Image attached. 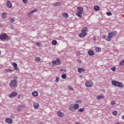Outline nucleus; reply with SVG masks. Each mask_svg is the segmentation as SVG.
Segmentation results:
<instances>
[{"label":"nucleus","instance_id":"1","mask_svg":"<svg viewBox=\"0 0 124 124\" xmlns=\"http://www.w3.org/2000/svg\"><path fill=\"white\" fill-rule=\"evenodd\" d=\"M117 33L118 32H117V31H113L108 33V37L106 38V41H108V42H111V41H112L111 39H112L113 37L116 36Z\"/></svg>","mask_w":124,"mask_h":124},{"label":"nucleus","instance_id":"2","mask_svg":"<svg viewBox=\"0 0 124 124\" xmlns=\"http://www.w3.org/2000/svg\"><path fill=\"white\" fill-rule=\"evenodd\" d=\"M89 28L88 27H84L83 28L82 30L81 31V33L78 34V37H81V38H83V37H85V36H86V35H88V30Z\"/></svg>","mask_w":124,"mask_h":124},{"label":"nucleus","instance_id":"3","mask_svg":"<svg viewBox=\"0 0 124 124\" xmlns=\"http://www.w3.org/2000/svg\"><path fill=\"white\" fill-rule=\"evenodd\" d=\"M111 84L114 87H118V88H124V84L123 82L118 81L117 80H112L111 81Z\"/></svg>","mask_w":124,"mask_h":124},{"label":"nucleus","instance_id":"4","mask_svg":"<svg viewBox=\"0 0 124 124\" xmlns=\"http://www.w3.org/2000/svg\"><path fill=\"white\" fill-rule=\"evenodd\" d=\"M83 12H84V8L82 7H78L77 8V11L76 13V15L79 17V18L82 17V14H83Z\"/></svg>","mask_w":124,"mask_h":124},{"label":"nucleus","instance_id":"5","mask_svg":"<svg viewBox=\"0 0 124 124\" xmlns=\"http://www.w3.org/2000/svg\"><path fill=\"white\" fill-rule=\"evenodd\" d=\"M17 81L15 79L11 80L9 84L10 88H11L12 89H15V88H16L17 86Z\"/></svg>","mask_w":124,"mask_h":124},{"label":"nucleus","instance_id":"6","mask_svg":"<svg viewBox=\"0 0 124 124\" xmlns=\"http://www.w3.org/2000/svg\"><path fill=\"white\" fill-rule=\"evenodd\" d=\"M0 39L3 41H6V40H8L9 39V37H8V36H7L6 33H4L0 35Z\"/></svg>","mask_w":124,"mask_h":124},{"label":"nucleus","instance_id":"7","mask_svg":"<svg viewBox=\"0 0 124 124\" xmlns=\"http://www.w3.org/2000/svg\"><path fill=\"white\" fill-rule=\"evenodd\" d=\"M85 86L87 88H92L93 86V82L92 81L87 80L85 82Z\"/></svg>","mask_w":124,"mask_h":124},{"label":"nucleus","instance_id":"8","mask_svg":"<svg viewBox=\"0 0 124 124\" xmlns=\"http://www.w3.org/2000/svg\"><path fill=\"white\" fill-rule=\"evenodd\" d=\"M62 62H61V59L58 58L56 60L52 61L53 65H60Z\"/></svg>","mask_w":124,"mask_h":124},{"label":"nucleus","instance_id":"9","mask_svg":"<svg viewBox=\"0 0 124 124\" xmlns=\"http://www.w3.org/2000/svg\"><path fill=\"white\" fill-rule=\"evenodd\" d=\"M12 66H14V69L16 71H19V68L18 67V65L15 62H11Z\"/></svg>","mask_w":124,"mask_h":124},{"label":"nucleus","instance_id":"10","mask_svg":"<svg viewBox=\"0 0 124 124\" xmlns=\"http://www.w3.org/2000/svg\"><path fill=\"white\" fill-rule=\"evenodd\" d=\"M18 95V93L16 92H14L11 93L9 95V97H15V96H17Z\"/></svg>","mask_w":124,"mask_h":124},{"label":"nucleus","instance_id":"11","mask_svg":"<svg viewBox=\"0 0 124 124\" xmlns=\"http://www.w3.org/2000/svg\"><path fill=\"white\" fill-rule=\"evenodd\" d=\"M57 114V116L60 118H63V117L64 116V114H63L61 111H58Z\"/></svg>","mask_w":124,"mask_h":124},{"label":"nucleus","instance_id":"12","mask_svg":"<svg viewBox=\"0 0 124 124\" xmlns=\"http://www.w3.org/2000/svg\"><path fill=\"white\" fill-rule=\"evenodd\" d=\"M5 122L7 124H12V123H13V120L11 118H7L5 119Z\"/></svg>","mask_w":124,"mask_h":124},{"label":"nucleus","instance_id":"13","mask_svg":"<svg viewBox=\"0 0 124 124\" xmlns=\"http://www.w3.org/2000/svg\"><path fill=\"white\" fill-rule=\"evenodd\" d=\"M6 6L8 8H12V3L10 2V1L8 0L7 1Z\"/></svg>","mask_w":124,"mask_h":124},{"label":"nucleus","instance_id":"14","mask_svg":"<svg viewBox=\"0 0 124 124\" xmlns=\"http://www.w3.org/2000/svg\"><path fill=\"white\" fill-rule=\"evenodd\" d=\"M62 16L63 17H64L65 19H67V18H68V17H69V16L68 15V14L66 13H63L62 14Z\"/></svg>","mask_w":124,"mask_h":124},{"label":"nucleus","instance_id":"15","mask_svg":"<svg viewBox=\"0 0 124 124\" xmlns=\"http://www.w3.org/2000/svg\"><path fill=\"white\" fill-rule=\"evenodd\" d=\"M1 18L2 19H6V18H7V14L5 13H2L1 15Z\"/></svg>","mask_w":124,"mask_h":124},{"label":"nucleus","instance_id":"16","mask_svg":"<svg viewBox=\"0 0 124 124\" xmlns=\"http://www.w3.org/2000/svg\"><path fill=\"white\" fill-rule=\"evenodd\" d=\"M32 95L33 96H34L35 97H36L37 96H38V92L37 91H34L32 93Z\"/></svg>","mask_w":124,"mask_h":124},{"label":"nucleus","instance_id":"17","mask_svg":"<svg viewBox=\"0 0 124 124\" xmlns=\"http://www.w3.org/2000/svg\"><path fill=\"white\" fill-rule=\"evenodd\" d=\"M78 71L79 73H82V72H85V70L82 68H78Z\"/></svg>","mask_w":124,"mask_h":124},{"label":"nucleus","instance_id":"18","mask_svg":"<svg viewBox=\"0 0 124 124\" xmlns=\"http://www.w3.org/2000/svg\"><path fill=\"white\" fill-rule=\"evenodd\" d=\"M69 110H70V111H72L73 112H74V111H75V108H74V107H73V106L71 105L68 108Z\"/></svg>","mask_w":124,"mask_h":124},{"label":"nucleus","instance_id":"19","mask_svg":"<svg viewBox=\"0 0 124 124\" xmlns=\"http://www.w3.org/2000/svg\"><path fill=\"white\" fill-rule=\"evenodd\" d=\"M88 54L89 56H93L94 55V52L93 50H89L88 51Z\"/></svg>","mask_w":124,"mask_h":124},{"label":"nucleus","instance_id":"20","mask_svg":"<svg viewBox=\"0 0 124 124\" xmlns=\"http://www.w3.org/2000/svg\"><path fill=\"white\" fill-rule=\"evenodd\" d=\"M33 107L35 108V109H38L39 108V104L38 103H34L33 104Z\"/></svg>","mask_w":124,"mask_h":124},{"label":"nucleus","instance_id":"21","mask_svg":"<svg viewBox=\"0 0 124 124\" xmlns=\"http://www.w3.org/2000/svg\"><path fill=\"white\" fill-rule=\"evenodd\" d=\"M95 50L96 52H97V53H99V52H101V48L96 47L95 48Z\"/></svg>","mask_w":124,"mask_h":124},{"label":"nucleus","instance_id":"22","mask_svg":"<svg viewBox=\"0 0 124 124\" xmlns=\"http://www.w3.org/2000/svg\"><path fill=\"white\" fill-rule=\"evenodd\" d=\"M34 12H37V10L36 9H35L34 10H32L30 13H29L28 14V16H30V14H31L32 13H34Z\"/></svg>","mask_w":124,"mask_h":124},{"label":"nucleus","instance_id":"23","mask_svg":"<svg viewBox=\"0 0 124 124\" xmlns=\"http://www.w3.org/2000/svg\"><path fill=\"white\" fill-rule=\"evenodd\" d=\"M52 45H57L58 42L56 40H54L51 42Z\"/></svg>","mask_w":124,"mask_h":124},{"label":"nucleus","instance_id":"24","mask_svg":"<svg viewBox=\"0 0 124 124\" xmlns=\"http://www.w3.org/2000/svg\"><path fill=\"white\" fill-rule=\"evenodd\" d=\"M94 9L95 10V11H98L100 9L99 6H95L94 7Z\"/></svg>","mask_w":124,"mask_h":124},{"label":"nucleus","instance_id":"25","mask_svg":"<svg viewBox=\"0 0 124 124\" xmlns=\"http://www.w3.org/2000/svg\"><path fill=\"white\" fill-rule=\"evenodd\" d=\"M105 97L104 95H100L97 96V99H100L101 98H104Z\"/></svg>","mask_w":124,"mask_h":124},{"label":"nucleus","instance_id":"26","mask_svg":"<svg viewBox=\"0 0 124 124\" xmlns=\"http://www.w3.org/2000/svg\"><path fill=\"white\" fill-rule=\"evenodd\" d=\"M79 107V105H78V104H76L74 106V108H75V109H78Z\"/></svg>","mask_w":124,"mask_h":124},{"label":"nucleus","instance_id":"27","mask_svg":"<svg viewBox=\"0 0 124 124\" xmlns=\"http://www.w3.org/2000/svg\"><path fill=\"white\" fill-rule=\"evenodd\" d=\"M118 114V111L117 110H114L112 112V114L113 115V116H117Z\"/></svg>","mask_w":124,"mask_h":124},{"label":"nucleus","instance_id":"28","mask_svg":"<svg viewBox=\"0 0 124 124\" xmlns=\"http://www.w3.org/2000/svg\"><path fill=\"white\" fill-rule=\"evenodd\" d=\"M6 72H9V73H11V72H13V70L8 69L6 70Z\"/></svg>","mask_w":124,"mask_h":124},{"label":"nucleus","instance_id":"29","mask_svg":"<svg viewBox=\"0 0 124 124\" xmlns=\"http://www.w3.org/2000/svg\"><path fill=\"white\" fill-rule=\"evenodd\" d=\"M62 79H66V74H63L62 75Z\"/></svg>","mask_w":124,"mask_h":124},{"label":"nucleus","instance_id":"30","mask_svg":"<svg viewBox=\"0 0 124 124\" xmlns=\"http://www.w3.org/2000/svg\"><path fill=\"white\" fill-rule=\"evenodd\" d=\"M84 111H85V108H80L78 110V111H79L80 113H82V112H84Z\"/></svg>","mask_w":124,"mask_h":124},{"label":"nucleus","instance_id":"31","mask_svg":"<svg viewBox=\"0 0 124 124\" xmlns=\"http://www.w3.org/2000/svg\"><path fill=\"white\" fill-rule=\"evenodd\" d=\"M60 4H61L60 2H57L54 3V6H59V5H60Z\"/></svg>","mask_w":124,"mask_h":124},{"label":"nucleus","instance_id":"32","mask_svg":"<svg viewBox=\"0 0 124 124\" xmlns=\"http://www.w3.org/2000/svg\"><path fill=\"white\" fill-rule=\"evenodd\" d=\"M9 22L10 23H14V22H15V20H14L13 18H10Z\"/></svg>","mask_w":124,"mask_h":124},{"label":"nucleus","instance_id":"33","mask_svg":"<svg viewBox=\"0 0 124 124\" xmlns=\"http://www.w3.org/2000/svg\"><path fill=\"white\" fill-rule=\"evenodd\" d=\"M35 60H36V62H40V61H41L40 57H36Z\"/></svg>","mask_w":124,"mask_h":124},{"label":"nucleus","instance_id":"34","mask_svg":"<svg viewBox=\"0 0 124 124\" xmlns=\"http://www.w3.org/2000/svg\"><path fill=\"white\" fill-rule=\"evenodd\" d=\"M110 104L111 105H115V104H116V102L115 101H110Z\"/></svg>","mask_w":124,"mask_h":124},{"label":"nucleus","instance_id":"35","mask_svg":"<svg viewBox=\"0 0 124 124\" xmlns=\"http://www.w3.org/2000/svg\"><path fill=\"white\" fill-rule=\"evenodd\" d=\"M23 107V106H19L18 107H17V110L18 111H20L21 110V108Z\"/></svg>","mask_w":124,"mask_h":124},{"label":"nucleus","instance_id":"36","mask_svg":"<svg viewBox=\"0 0 124 124\" xmlns=\"http://www.w3.org/2000/svg\"><path fill=\"white\" fill-rule=\"evenodd\" d=\"M107 15H108V16H112V13L107 12Z\"/></svg>","mask_w":124,"mask_h":124},{"label":"nucleus","instance_id":"37","mask_svg":"<svg viewBox=\"0 0 124 124\" xmlns=\"http://www.w3.org/2000/svg\"><path fill=\"white\" fill-rule=\"evenodd\" d=\"M116 69V67H113L111 68V70H112V71H115Z\"/></svg>","mask_w":124,"mask_h":124},{"label":"nucleus","instance_id":"38","mask_svg":"<svg viewBox=\"0 0 124 124\" xmlns=\"http://www.w3.org/2000/svg\"><path fill=\"white\" fill-rule=\"evenodd\" d=\"M41 45L40 44V43L39 42H36V46H38V47H40Z\"/></svg>","mask_w":124,"mask_h":124},{"label":"nucleus","instance_id":"39","mask_svg":"<svg viewBox=\"0 0 124 124\" xmlns=\"http://www.w3.org/2000/svg\"><path fill=\"white\" fill-rule=\"evenodd\" d=\"M59 78L58 77H57V78H56V79H55V80H54V82H59Z\"/></svg>","mask_w":124,"mask_h":124},{"label":"nucleus","instance_id":"40","mask_svg":"<svg viewBox=\"0 0 124 124\" xmlns=\"http://www.w3.org/2000/svg\"><path fill=\"white\" fill-rule=\"evenodd\" d=\"M23 3H27L28 2V0H22Z\"/></svg>","mask_w":124,"mask_h":124},{"label":"nucleus","instance_id":"41","mask_svg":"<svg viewBox=\"0 0 124 124\" xmlns=\"http://www.w3.org/2000/svg\"><path fill=\"white\" fill-rule=\"evenodd\" d=\"M68 88L69 90H73L72 86H68Z\"/></svg>","mask_w":124,"mask_h":124},{"label":"nucleus","instance_id":"42","mask_svg":"<svg viewBox=\"0 0 124 124\" xmlns=\"http://www.w3.org/2000/svg\"><path fill=\"white\" fill-rule=\"evenodd\" d=\"M102 38H103V39H105V38H106V36L102 35Z\"/></svg>","mask_w":124,"mask_h":124},{"label":"nucleus","instance_id":"43","mask_svg":"<svg viewBox=\"0 0 124 124\" xmlns=\"http://www.w3.org/2000/svg\"><path fill=\"white\" fill-rule=\"evenodd\" d=\"M77 102H78V103H82V101H81V100H78V101H77Z\"/></svg>","mask_w":124,"mask_h":124},{"label":"nucleus","instance_id":"44","mask_svg":"<svg viewBox=\"0 0 124 124\" xmlns=\"http://www.w3.org/2000/svg\"><path fill=\"white\" fill-rule=\"evenodd\" d=\"M17 98H21V95H20V94H18V95H17Z\"/></svg>","mask_w":124,"mask_h":124},{"label":"nucleus","instance_id":"45","mask_svg":"<svg viewBox=\"0 0 124 124\" xmlns=\"http://www.w3.org/2000/svg\"><path fill=\"white\" fill-rule=\"evenodd\" d=\"M122 119L124 120V115L122 116Z\"/></svg>","mask_w":124,"mask_h":124},{"label":"nucleus","instance_id":"46","mask_svg":"<svg viewBox=\"0 0 124 124\" xmlns=\"http://www.w3.org/2000/svg\"><path fill=\"white\" fill-rule=\"evenodd\" d=\"M61 71H65V70H63V69H61Z\"/></svg>","mask_w":124,"mask_h":124},{"label":"nucleus","instance_id":"47","mask_svg":"<svg viewBox=\"0 0 124 124\" xmlns=\"http://www.w3.org/2000/svg\"><path fill=\"white\" fill-rule=\"evenodd\" d=\"M78 62H81V60H78Z\"/></svg>","mask_w":124,"mask_h":124},{"label":"nucleus","instance_id":"48","mask_svg":"<svg viewBox=\"0 0 124 124\" xmlns=\"http://www.w3.org/2000/svg\"><path fill=\"white\" fill-rule=\"evenodd\" d=\"M40 124H44V123H42V122H41V123H40Z\"/></svg>","mask_w":124,"mask_h":124}]
</instances>
